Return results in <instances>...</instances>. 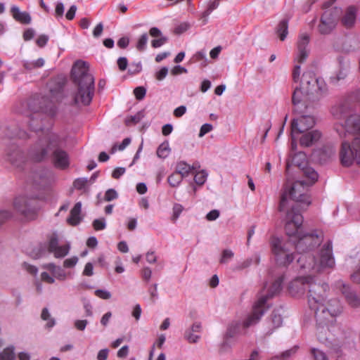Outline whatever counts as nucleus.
Wrapping results in <instances>:
<instances>
[{
	"mask_svg": "<svg viewBox=\"0 0 360 360\" xmlns=\"http://www.w3.org/2000/svg\"><path fill=\"white\" fill-rule=\"evenodd\" d=\"M316 79L312 71H306L303 73L300 86L304 90L307 95L312 94V90L316 86Z\"/></svg>",
	"mask_w": 360,
	"mask_h": 360,
	"instance_id": "20",
	"label": "nucleus"
},
{
	"mask_svg": "<svg viewBox=\"0 0 360 360\" xmlns=\"http://www.w3.org/2000/svg\"><path fill=\"white\" fill-rule=\"evenodd\" d=\"M27 107L33 114L43 113L51 117L54 116L57 111L47 97L39 95L30 97L27 101Z\"/></svg>",
	"mask_w": 360,
	"mask_h": 360,
	"instance_id": "12",
	"label": "nucleus"
},
{
	"mask_svg": "<svg viewBox=\"0 0 360 360\" xmlns=\"http://www.w3.org/2000/svg\"><path fill=\"white\" fill-rule=\"evenodd\" d=\"M320 305L326 307L327 311L337 317L342 314L343 310L340 301L336 298L330 299L326 302H324V300L320 302Z\"/></svg>",
	"mask_w": 360,
	"mask_h": 360,
	"instance_id": "23",
	"label": "nucleus"
},
{
	"mask_svg": "<svg viewBox=\"0 0 360 360\" xmlns=\"http://www.w3.org/2000/svg\"><path fill=\"white\" fill-rule=\"evenodd\" d=\"M314 284H317L313 282V278L310 276L308 277H298L290 282L288 290L292 296H300L304 294L305 291L308 290V297L310 295V288Z\"/></svg>",
	"mask_w": 360,
	"mask_h": 360,
	"instance_id": "16",
	"label": "nucleus"
},
{
	"mask_svg": "<svg viewBox=\"0 0 360 360\" xmlns=\"http://www.w3.org/2000/svg\"><path fill=\"white\" fill-rule=\"evenodd\" d=\"M234 254L231 250H224L221 253V257L219 260L221 264H225L233 258Z\"/></svg>",
	"mask_w": 360,
	"mask_h": 360,
	"instance_id": "47",
	"label": "nucleus"
},
{
	"mask_svg": "<svg viewBox=\"0 0 360 360\" xmlns=\"http://www.w3.org/2000/svg\"><path fill=\"white\" fill-rule=\"evenodd\" d=\"M33 183L39 186H47L53 179V174L45 169H41L33 174Z\"/></svg>",
	"mask_w": 360,
	"mask_h": 360,
	"instance_id": "21",
	"label": "nucleus"
},
{
	"mask_svg": "<svg viewBox=\"0 0 360 360\" xmlns=\"http://www.w3.org/2000/svg\"><path fill=\"white\" fill-rule=\"evenodd\" d=\"M95 295L97 297H98L101 299H103V300H108L111 297L110 292L107 290H101V289L96 290L95 291Z\"/></svg>",
	"mask_w": 360,
	"mask_h": 360,
	"instance_id": "57",
	"label": "nucleus"
},
{
	"mask_svg": "<svg viewBox=\"0 0 360 360\" xmlns=\"http://www.w3.org/2000/svg\"><path fill=\"white\" fill-rule=\"evenodd\" d=\"M88 183V179L86 178H79L75 180L73 185L77 190L84 188Z\"/></svg>",
	"mask_w": 360,
	"mask_h": 360,
	"instance_id": "51",
	"label": "nucleus"
},
{
	"mask_svg": "<svg viewBox=\"0 0 360 360\" xmlns=\"http://www.w3.org/2000/svg\"><path fill=\"white\" fill-rule=\"evenodd\" d=\"M347 75V71L346 69H340L338 72L336 77L331 78V79L333 82H338L341 79H344L346 77Z\"/></svg>",
	"mask_w": 360,
	"mask_h": 360,
	"instance_id": "60",
	"label": "nucleus"
},
{
	"mask_svg": "<svg viewBox=\"0 0 360 360\" xmlns=\"http://www.w3.org/2000/svg\"><path fill=\"white\" fill-rule=\"evenodd\" d=\"M276 33L281 41L285 39L288 33V20L283 19L279 22L276 27Z\"/></svg>",
	"mask_w": 360,
	"mask_h": 360,
	"instance_id": "29",
	"label": "nucleus"
},
{
	"mask_svg": "<svg viewBox=\"0 0 360 360\" xmlns=\"http://www.w3.org/2000/svg\"><path fill=\"white\" fill-rule=\"evenodd\" d=\"M78 261V258L77 257H72L71 258L66 259L63 262V266L65 268H71L73 267Z\"/></svg>",
	"mask_w": 360,
	"mask_h": 360,
	"instance_id": "61",
	"label": "nucleus"
},
{
	"mask_svg": "<svg viewBox=\"0 0 360 360\" xmlns=\"http://www.w3.org/2000/svg\"><path fill=\"white\" fill-rule=\"evenodd\" d=\"M252 315V313L249 315L245 320L243 321V323H240L238 321H232L228 326L227 331L226 333V338H233L236 335L243 333V330H246L248 327L244 326V322L248 320V319ZM250 326H248L249 328Z\"/></svg>",
	"mask_w": 360,
	"mask_h": 360,
	"instance_id": "25",
	"label": "nucleus"
},
{
	"mask_svg": "<svg viewBox=\"0 0 360 360\" xmlns=\"http://www.w3.org/2000/svg\"><path fill=\"white\" fill-rule=\"evenodd\" d=\"M303 174L309 179L308 182L304 181H297L292 184L289 190H285L281 195L279 204V211L283 212L285 210L288 204V198L301 202L307 206L310 205V198L307 194L308 188L314 184L317 180L319 175L317 172L311 167H303Z\"/></svg>",
	"mask_w": 360,
	"mask_h": 360,
	"instance_id": "4",
	"label": "nucleus"
},
{
	"mask_svg": "<svg viewBox=\"0 0 360 360\" xmlns=\"http://www.w3.org/2000/svg\"><path fill=\"white\" fill-rule=\"evenodd\" d=\"M290 246L293 247V244L290 241L283 243L278 238L272 241V252L277 264L285 266L293 261L294 255L289 249Z\"/></svg>",
	"mask_w": 360,
	"mask_h": 360,
	"instance_id": "11",
	"label": "nucleus"
},
{
	"mask_svg": "<svg viewBox=\"0 0 360 360\" xmlns=\"http://www.w3.org/2000/svg\"><path fill=\"white\" fill-rule=\"evenodd\" d=\"M175 172L185 178L191 173L190 165L185 161H179L176 165Z\"/></svg>",
	"mask_w": 360,
	"mask_h": 360,
	"instance_id": "30",
	"label": "nucleus"
},
{
	"mask_svg": "<svg viewBox=\"0 0 360 360\" xmlns=\"http://www.w3.org/2000/svg\"><path fill=\"white\" fill-rule=\"evenodd\" d=\"M82 210V203L80 202H77L73 208L70 211L69 217L67 219V221L72 226L77 225L80 221V213Z\"/></svg>",
	"mask_w": 360,
	"mask_h": 360,
	"instance_id": "28",
	"label": "nucleus"
},
{
	"mask_svg": "<svg viewBox=\"0 0 360 360\" xmlns=\"http://www.w3.org/2000/svg\"><path fill=\"white\" fill-rule=\"evenodd\" d=\"M143 112L141 111L138 112L134 115H130L125 119V124L127 125L135 124L139 122L143 117Z\"/></svg>",
	"mask_w": 360,
	"mask_h": 360,
	"instance_id": "37",
	"label": "nucleus"
},
{
	"mask_svg": "<svg viewBox=\"0 0 360 360\" xmlns=\"http://www.w3.org/2000/svg\"><path fill=\"white\" fill-rule=\"evenodd\" d=\"M117 65L121 71H124L128 65V60L125 57H120L117 60Z\"/></svg>",
	"mask_w": 360,
	"mask_h": 360,
	"instance_id": "62",
	"label": "nucleus"
},
{
	"mask_svg": "<svg viewBox=\"0 0 360 360\" xmlns=\"http://www.w3.org/2000/svg\"><path fill=\"white\" fill-rule=\"evenodd\" d=\"M70 250V245L65 244L63 245H59L56 250L53 252L54 254L55 257L60 258L66 256Z\"/></svg>",
	"mask_w": 360,
	"mask_h": 360,
	"instance_id": "36",
	"label": "nucleus"
},
{
	"mask_svg": "<svg viewBox=\"0 0 360 360\" xmlns=\"http://www.w3.org/2000/svg\"><path fill=\"white\" fill-rule=\"evenodd\" d=\"M311 354L314 360H329L326 353L319 349L312 348Z\"/></svg>",
	"mask_w": 360,
	"mask_h": 360,
	"instance_id": "41",
	"label": "nucleus"
},
{
	"mask_svg": "<svg viewBox=\"0 0 360 360\" xmlns=\"http://www.w3.org/2000/svg\"><path fill=\"white\" fill-rule=\"evenodd\" d=\"M335 286L341 292L349 306L353 308L360 307V297L350 285L339 280L335 283Z\"/></svg>",
	"mask_w": 360,
	"mask_h": 360,
	"instance_id": "17",
	"label": "nucleus"
},
{
	"mask_svg": "<svg viewBox=\"0 0 360 360\" xmlns=\"http://www.w3.org/2000/svg\"><path fill=\"white\" fill-rule=\"evenodd\" d=\"M332 4V1H327L323 4V8L327 10L323 12L319 25V31L322 34H328L333 31L342 13L339 7L330 8Z\"/></svg>",
	"mask_w": 360,
	"mask_h": 360,
	"instance_id": "8",
	"label": "nucleus"
},
{
	"mask_svg": "<svg viewBox=\"0 0 360 360\" xmlns=\"http://www.w3.org/2000/svg\"><path fill=\"white\" fill-rule=\"evenodd\" d=\"M285 221V232L289 236L288 241L292 242L302 232L303 217L297 205H291L290 210L287 212Z\"/></svg>",
	"mask_w": 360,
	"mask_h": 360,
	"instance_id": "10",
	"label": "nucleus"
},
{
	"mask_svg": "<svg viewBox=\"0 0 360 360\" xmlns=\"http://www.w3.org/2000/svg\"><path fill=\"white\" fill-rule=\"evenodd\" d=\"M35 202L34 199L20 196L15 199L14 207L27 219L32 220L35 218L37 214Z\"/></svg>",
	"mask_w": 360,
	"mask_h": 360,
	"instance_id": "14",
	"label": "nucleus"
},
{
	"mask_svg": "<svg viewBox=\"0 0 360 360\" xmlns=\"http://www.w3.org/2000/svg\"><path fill=\"white\" fill-rule=\"evenodd\" d=\"M146 93V89L143 86L136 87L134 90L136 98L139 101L142 100L145 97Z\"/></svg>",
	"mask_w": 360,
	"mask_h": 360,
	"instance_id": "50",
	"label": "nucleus"
},
{
	"mask_svg": "<svg viewBox=\"0 0 360 360\" xmlns=\"http://www.w3.org/2000/svg\"><path fill=\"white\" fill-rule=\"evenodd\" d=\"M148 34L146 33L143 34L139 39L136 47L139 51H143L146 49V44L148 42Z\"/></svg>",
	"mask_w": 360,
	"mask_h": 360,
	"instance_id": "42",
	"label": "nucleus"
},
{
	"mask_svg": "<svg viewBox=\"0 0 360 360\" xmlns=\"http://www.w3.org/2000/svg\"><path fill=\"white\" fill-rule=\"evenodd\" d=\"M323 233L317 231L300 233L292 243L297 251L302 255L319 245L323 240Z\"/></svg>",
	"mask_w": 360,
	"mask_h": 360,
	"instance_id": "7",
	"label": "nucleus"
},
{
	"mask_svg": "<svg viewBox=\"0 0 360 360\" xmlns=\"http://www.w3.org/2000/svg\"><path fill=\"white\" fill-rule=\"evenodd\" d=\"M170 149L168 142L165 141L161 143L157 150V155L161 158H165L168 156Z\"/></svg>",
	"mask_w": 360,
	"mask_h": 360,
	"instance_id": "35",
	"label": "nucleus"
},
{
	"mask_svg": "<svg viewBox=\"0 0 360 360\" xmlns=\"http://www.w3.org/2000/svg\"><path fill=\"white\" fill-rule=\"evenodd\" d=\"M219 6V0H214L210 1L207 4V9L202 13V17L207 18L209 15L215 9H217Z\"/></svg>",
	"mask_w": 360,
	"mask_h": 360,
	"instance_id": "39",
	"label": "nucleus"
},
{
	"mask_svg": "<svg viewBox=\"0 0 360 360\" xmlns=\"http://www.w3.org/2000/svg\"><path fill=\"white\" fill-rule=\"evenodd\" d=\"M41 317L43 320L48 321L46 323L47 328H51L55 325V320L51 318V315L46 308L42 309Z\"/></svg>",
	"mask_w": 360,
	"mask_h": 360,
	"instance_id": "40",
	"label": "nucleus"
},
{
	"mask_svg": "<svg viewBox=\"0 0 360 360\" xmlns=\"http://www.w3.org/2000/svg\"><path fill=\"white\" fill-rule=\"evenodd\" d=\"M300 269L313 270L319 272L324 269H333L335 266V259L333 255V246L331 241L325 243L320 250L319 259L309 255H302L297 260Z\"/></svg>",
	"mask_w": 360,
	"mask_h": 360,
	"instance_id": "5",
	"label": "nucleus"
},
{
	"mask_svg": "<svg viewBox=\"0 0 360 360\" xmlns=\"http://www.w3.org/2000/svg\"><path fill=\"white\" fill-rule=\"evenodd\" d=\"M300 64L297 63L294 67L293 71H292V79L295 82H297L300 79V75L301 73V68Z\"/></svg>",
	"mask_w": 360,
	"mask_h": 360,
	"instance_id": "58",
	"label": "nucleus"
},
{
	"mask_svg": "<svg viewBox=\"0 0 360 360\" xmlns=\"http://www.w3.org/2000/svg\"><path fill=\"white\" fill-rule=\"evenodd\" d=\"M316 85L317 86V93H319L320 96L326 93L327 86L325 81L322 78L316 79Z\"/></svg>",
	"mask_w": 360,
	"mask_h": 360,
	"instance_id": "43",
	"label": "nucleus"
},
{
	"mask_svg": "<svg viewBox=\"0 0 360 360\" xmlns=\"http://www.w3.org/2000/svg\"><path fill=\"white\" fill-rule=\"evenodd\" d=\"M339 155L342 166L349 167L354 160L360 165V137H356L353 140L352 146L347 141H343Z\"/></svg>",
	"mask_w": 360,
	"mask_h": 360,
	"instance_id": "9",
	"label": "nucleus"
},
{
	"mask_svg": "<svg viewBox=\"0 0 360 360\" xmlns=\"http://www.w3.org/2000/svg\"><path fill=\"white\" fill-rule=\"evenodd\" d=\"M293 162L296 164L299 167L304 166L306 162V155L303 153H299L295 155L293 158Z\"/></svg>",
	"mask_w": 360,
	"mask_h": 360,
	"instance_id": "45",
	"label": "nucleus"
},
{
	"mask_svg": "<svg viewBox=\"0 0 360 360\" xmlns=\"http://www.w3.org/2000/svg\"><path fill=\"white\" fill-rule=\"evenodd\" d=\"M61 142L59 135L48 131L30 148L29 157L32 161L39 162L51 155L56 167L66 169L70 165L69 156L66 151L60 148Z\"/></svg>",
	"mask_w": 360,
	"mask_h": 360,
	"instance_id": "1",
	"label": "nucleus"
},
{
	"mask_svg": "<svg viewBox=\"0 0 360 360\" xmlns=\"http://www.w3.org/2000/svg\"><path fill=\"white\" fill-rule=\"evenodd\" d=\"M168 41L167 37L161 36L159 39H153L151 41V45L153 48H158L165 44Z\"/></svg>",
	"mask_w": 360,
	"mask_h": 360,
	"instance_id": "53",
	"label": "nucleus"
},
{
	"mask_svg": "<svg viewBox=\"0 0 360 360\" xmlns=\"http://www.w3.org/2000/svg\"><path fill=\"white\" fill-rule=\"evenodd\" d=\"M59 246L58 240L56 235H53L49 240L48 250L50 252H53Z\"/></svg>",
	"mask_w": 360,
	"mask_h": 360,
	"instance_id": "46",
	"label": "nucleus"
},
{
	"mask_svg": "<svg viewBox=\"0 0 360 360\" xmlns=\"http://www.w3.org/2000/svg\"><path fill=\"white\" fill-rule=\"evenodd\" d=\"M311 100L310 95H307L302 87H296L292 96V103L294 105V112L297 114H302L303 110H308L307 103Z\"/></svg>",
	"mask_w": 360,
	"mask_h": 360,
	"instance_id": "18",
	"label": "nucleus"
},
{
	"mask_svg": "<svg viewBox=\"0 0 360 360\" xmlns=\"http://www.w3.org/2000/svg\"><path fill=\"white\" fill-rule=\"evenodd\" d=\"M15 354L13 346L8 347L2 352H0V360H15Z\"/></svg>",
	"mask_w": 360,
	"mask_h": 360,
	"instance_id": "33",
	"label": "nucleus"
},
{
	"mask_svg": "<svg viewBox=\"0 0 360 360\" xmlns=\"http://www.w3.org/2000/svg\"><path fill=\"white\" fill-rule=\"evenodd\" d=\"M357 9L354 6H349L341 18V24L346 28L352 27L356 22Z\"/></svg>",
	"mask_w": 360,
	"mask_h": 360,
	"instance_id": "22",
	"label": "nucleus"
},
{
	"mask_svg": "<svg viewBox=\"0 0 360 360\" xmlns=\"http://www.w3.org/2000/svg\"><path fill=\"white\" fill-rule=\"evenodd\" d=\"M182 176L181 174H179L175 171L171 174L168 178H167V182L172 187H177L179 186L181 182L183 180Z\"/></svg>",
	"mask_w": 360,
	"mask_h": 360,
	"instance_id": "34",
	"label": "nucleus"
},
{
	"mask_svg": "<svg viewBox=\"0 0 360 360\" xmlns=\"http://www.w3.org/2000/svg\"><path fill=\"white\" fill-rule=\"evenodd\" d=\"M92 225L96 231L103 230L106 226L105 219H96L93 221Z\"/></svg>",
	"mask_w": 360,
	"mask_h": 360,
	"instance_id": "49",
	"label": "nucleus"
},
{
	"mask_svg": "<svg viewBox=\"0 0 360 360\" xmlns=\"http://www.w3.org/2000/svg\"><path fill=\"white\" fill-rule=\"evenodd\" d=\"M333 355L335 358V360H345V356L342 353V349L340 347L334 346L333 348Z\"/></svg>",
	"mask_w": 360,
	"mask_h": 360,
	"instance_id": "56",
	"label": "nucleus"
},
{
	"mask_svg": "<svg viewBox=\"0 0 360 360\" xmlns=\"http://www.w3.org/2000/svg\"><path fill=\"white\" fill-rule=\"evenodd\" d=\"M321 137V133L318 130H313L304 134L300 139V143L302 146L309 147L316 143Z\"/></svg>",
	"mask_w": 360,
	"mask_h": 360,
	"instance_id": "24",
	"label": "nucleus"
},
{
	"mask_svg": "<svg viewBox=\"0 0 360 360\" xmlns=\"http://www.w3.org/2000/svg\"><path fill=\"white\" fill-rule=\"evenodd\" d=\"M352 112L351 108L347 103H342L332 108V114L337 119L347 118Z\"/></svg>",
	"mask_w": 360,
	"mask_h": 360,
	"instance_id": "27",
	"label": "nucleus"
},
{
	"mask_svg": "<svg viewBox=\"0 0 360 360\" xmlns=\"http://www.w3.org/2000/svg\"><path fill=\"white\" fill-rule=\"evenodd\" d=\"M44 65V60L41 58H38L37 60L34 61H24L23 62V67L27 70H32L36 68H39L43 67Z\"/></svg>",
	"mask_w": 360,
	"mask_h": 360,
	"instance_id": "31",
	"label": "nucleus"
},
{
	"mask_svg": "<svg viewBox=\"0 0 360 360\" xmlns=\"http://www.w3.org/2000/svg\"><path fill=\"white\" fill-rule=\"evenodd\" d=\"M24 269L30 274L36 276L38 272V269L36 266L29 264L26 262L22 264Z\"/></svg>",
	"mask_w": 360,
	"mask_h": 360,
	"instance_id": "63",
	"label": "nucleus"
},
{
	"mask_svg": "<svg viewBox=\"0 0 360 360\" xmlns=\"http://www.w3.org/2000/svg\"><path fill=\"white\" fill-rule=\"evenodd\" d=\"M71 79L77 87L72 94L75 105H89L94 95V78L89 73V64L82 60L75 63L71 70Z\"/></svg>",
	"mask_w": 360,
	"mask_h": 360,
	"instance_id": "2",
	"label": "nucleus"
},
{
	"mask_svg": "<svg viewBox=\"0 0 360 360\" xmlns=\"http://www.w3.org/2000/svg\"><path fill=\"white\" fill-rule=\"evenodd\" d=\"M271 321L274 328H278L282 324V317L280 314L272 313L271 315Z\"/></svg>",
	"mask_w": 360,
	"mask_h": 360,
	"instance_id": "48",
	"label": "nucleus"
},
{
	"mask_svg": "<svg viewBox=\"0 0 360 360\" xmlns=\"http://www.w3.org/2000/svg\"><path fill=\"white\" fill-rule=\"evenodd\" d=\"M183 211V207L180 204H175L173 207V215L172 219L175 221Z\"/></svg>",
	"mask_w": 360,
	"mask_h": 360,
	"instance_id": "54",
	"label": "nucleus"
},
{
	"mask_svg": "<svg viewBox=\"0 0 360 360\" xmlns=\"http://www.w3.org/2000/svg\"><path fill=\"white\" fill-rule=\"evenodd\" d=\"M283 276L278 277L271 285L266 290V285L260 292L257 301L253 306L252 315L244 322V326L248 327L256 324L265 311L269 308L266 304L269 299L280 292L282 288Z\"/></svg>",
	"mask_w": 360,
	"mask_h": 360,
	"instance_id": "6",
	"label": "nucleus"
},
{
	"mask_svg": "<svg viewBox=\"0 0 360 360\" xmlns=\"http://www.w3.org/2000/svg\"><path fill=\"white\" fill-rule=\"evenodd\" d=\"M307 110H303L302 114H297L298 117L291 122V130L292 134L304 133L315 125V119L311 115L307 114Z\"/></svg>",
	"mask_w": 360,
	"mask_h": 360,
	"instance_id": "13",
	"label": "nucleus"
},
{
	"mask_svg": "<svg viewBox=\"0 0 360 360\" xmlns=\"http://www.w3.org/2000/svg\"><path fill=\"white\" fill-rule=\"evenodd\" d=\"M185 338L190 343H195L198 341L200 336L198 335H194L193 332L191 330H186L184 335Z\"/></svg>",
	"mask_w": 360,
	"mask_h": 360,
	"instance_id": "52",
	"label": "nucleus"
},
{
	"mask_svg": "<svg viewBox=\"0 0 360 360\" xmlns=\"http://www.w3.org/2000/svg\"><path fill=\"white\" fill-rule=\"evenodd\" d=\"M117 198V193L115 191V190L110 188L106 191L104 196V199L105 201H111L112 200H115Z\"/></svg>",
	"mask_w": 360,
	"mask_h": 360,
	"instance_id": "55",
	"label": "nucleus"
},
{
	"mask_svg": "<svg viewBox=\"0 0 360 360\" xmlns=\"http://www.w3.org/2000/svg\"><path fill=\"white\" fill-rule=\"evenodd\" d=\"M335 129L341 137L345 136L347 133L360 136V115H350L344 124H337Z\"/></svg>",
	"mask_w": 360,
	"mask_h": 360,
	"instance_id": "15",
	"label": "nucleus"
},
{
	"mask_svg": "<svg viewBox=\"0 0 360 360\" xmlns=\"http://www.w3.org/2000/svg\"><path fill=\"white\" fill-rule=\"evenodd\" d=\"M213 129V127L212 124H204L201 127H200V132H199V137H202L203 136H205L206 134H207L208 132L211 131Z\"/></svg>",
	"mask_w": 360,
	"mask_h": 360,
	"instance_id": "59",
	"label": "nucleus"
},
{
	"mask_svg": "<svg viewBox=\"0 0 360 360\" xmlns=\"http://www.w3.org/2000/svg\"><path fill=\"white\" fill-rule=\"evenodd\" d=\"M255 262L256 264H258L260 262V257L258 255H254L253 258H248L245 260H244L243 262L239 264L236 267V269L237 270H241L245 268H248L250 266L252 262Z\"/></svg>",
	"mask_w": 360,
	"mask_h": 360,
	"instance_id": "32",
	"label": "nucleus"
},
{
	"mask_svg": "<svg viewBox=\"0 0 360 360\" xmlns=\"http://www.w3.org/2000/svg\"><path fill=\"white\" fill-rule=\"evenodd\" d=\"M309 42V36L307 34H302L300 35L297 41V56L295 59L296 63H302L308 57L309 51L307 46Z\"/></svg>",
	"mask_w": 360,
	"mask_h": 360,
	"instance_id": "19",
	"label": "nucleus"
},
{
	"mask_svg": "<svg viewBox=\"0 0 360 360\" xmlns=\"http://www.w3.org/2000/svg\"><path fill=\"white\" fill-rule=\"evenodd\" d=\"M310 288L311 294L309 296V306L314 311L316 323V335L321 342L328 340L323 334L326 335L329 327L336 322L337 316L327 311L326 307H321L320 302L323 301L325 292L328 288L326 284H314Z\"/></svg>",
	"mask_w": 360,
	"mask_h": 360,
	"instance_id": "3",
	"label": "nucleus"
},
{
	"mask_svg": "<svg viewBox=\"0 0 360 360\" xmlns=\"http://www.w3.org/2000/svg\"><path fill=\"white\" fill-rule=\"evenodd\" d=\"M76 11H77V6L75 5L71 6L70 9L66 13V15H65L66 18L68 20H73L75 16Z\"/></svg>",
	"mask_w": 360,
	"mask_h": 360,
	"instance_id": "64",
	"label": "nucleus"
},
{
	"mask_svg": "<svg viewBox=\"0 0 360 360\" xmlns=\"http://www.w3.org/2000/svg\"><path fill=\"white\" fill-rule=\"evenodd\" d=\"M11 12L13 18L17 22L24 25H28L31 22L32 18L29 13L26 11H20L18 6H12Z\"/></svg>",
	"mask_w": 360,
	"mask_h": 360,
	"instance_id": "26",
	"label": "nucleus"
},
{
	"mask_svg": "<svg viewBox=\"0 0 360 360\" xmlns=\"http://www.w3.org/2000/svg\"><path fill=\"white\" fill-rule=\"evenodd\" d=\"M207 176L208 174L205 170H200L195 173L194 176V181L196 184L202 186L206 181Z\"/></svg>",
	"mask_w": 360,
	"mask_h": 360,
	"instance_id": "38",
	"label": "nucleus"
},
{
	"mask_svg": "<svg viewBox=\"0 0 360 360\" xmlns=\"http://www.w3.org/2000/svg\"><path fill=\"white\" fill-rule=\"evenodd\" d=\"M191 25L188 22H181L180 24L177 25L174 30V32L176 34H181L185 32H186L189 28Z\"/></svg>",
	"mask_w": 360,
	"mask_h": 360,
	"instance_id": "44",
	"label": "nucleus"
}]
</instances>
